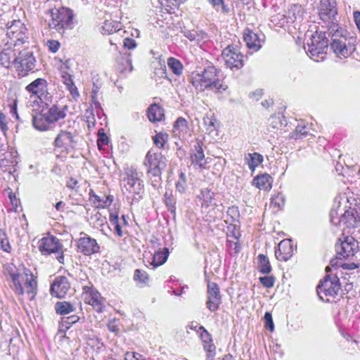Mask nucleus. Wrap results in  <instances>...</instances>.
I'll return each instance as SVG.
<instances>
[{"instance_id": "052dcab7", "label": "nucleus", "mask_w": 360, "mask_h": 360, "mask_svg": "<svg viewBox=\"0 0 360 360\" xmlns=\"http://www.w3.org/2000/svg\"><path fill=\"white\" fill-rule=\"evenodd\" d=\"M125 360H146V359L139 353L127 352L125 354Z\"/></svg>"}, {"instance_id": "5fc2aeb1", "label": "nucleus", "mask_w": 360, "mask_h": 360, "mask_svg": "<svg viewBox=\"0 0 360 360\" xmlns=\"http://www.w3.org/2000/svg\"><path fill=\"white\" fill-rule=\"evenodd\" d=\"M260 283L266 288H271L274 285L275 279L273 276H266L259 278Z\"/></svg>"}, {"instance_id": "6e6d98bb", "label": "nucleus", "mask_w": 360, "mask_h": 360, "mask_svg": "<svg viewBox=\"0 0 360 360\" xmlns=\"http://www.w3.org/2000/svg\"><path fill=\"white\" fill-rule=\"evenodd\" d=\"M264 319L265 321V327L268 328L271 332H273L274 330V325L271 314L269 312H266Z\"/></svg>"}, {"instance_id": "ddd939ff", "label": "nucleus", "mask_w": 360, "mask_h": 360, "mask_svg": "<svg viewBox=\"0 0 360 360\" xmlns=\"http://www.w3.org/2000/svg\"><path fill=\"white\" fill-rule=\"evenodd\" d=\"M47 82L42 78H38L26 86V90L32 96L38 98L42 103L48 105L51 101V96L48 93Z\"/></svg>"}, {"instance_id": "9d476101", "label": "nucleus", "mask_w": 360, "mask_h": 360, "mask_svg": "<svg viewBox=\"0 0 360 360\" xmlns=\"http://www.w3.org/2000/svg\"><path fill=\"white\" fill-rule=\"evenodd\" d=\"M38 248L43 255L58 253L59 255L56 257L57 260L60 264L64 263L63 245L56 237L51 235H48L42 238L38 242Z\"/></svg>"}, {"instance_id": "13d9d810", "label": "nucleus", "mask_w": 360, "mask_h": 360, "mask_svg": "<svg viewBox=\"0 0 360 360\" xmlns=\"http://www.w3.org/2000/svg\"><path fill=\"white\" fill-rule=\"evenodd\" d=\"M108 143V137L103 131H98V138L97 140L98 147L101 148L103 146Z\"/></svg>"}, {"instance_id": "e2e57ef3", "label": "nucleus", "mask_w": 360, "mask_h": 360, "mask_svg": "<svg viewBox=\"0 0 360 360\" xmlns=\"http://www.w3.org/2000/svg\"><path fill=\"white\" fill-rule=\"evenodd\" d=\"M296 132L302 138L307 134V127L302 124H299L295 129Z\"/></svg>"}, {"instance_id": "f257e3e1", "label": "nucleus", "mask_w": 360, "mask_h": 360, "mask_svg": "<svg viewBox=\"0 0 360 360\" xmlns=\"http://www.w3.org/2000/svg\"><path fill=\"white\" fill-rule=\"evenodd\" d=\"M350 200L344 194L337 195L330 210V221L335 225L343 222L348 226L360 222V204L352 207Z\"/></svg>"}, {"instance_id": "412c9836", "label": "nucleus", "mask_w": 360, "mask_h": 360, "mask_svg": "<svg viewBox=\"0 0 360 360\" xmlns=\"http://www.w3.org/2000/svg\"><path fill=\"white\" fill-rule=\"evenodd\" d=\"M74 136L68 131L61 130L54 140V146L60 151H68L74 146Z\"/></svg>"}, {"instance_id": "f8f14e48", "label": "nucleus", "mask_w": 360, "mask_h": 360, "mask_svg": "<svg viewBox=\"0 0 360 360\" xmlns=\"http://www.w3.org/2000/svg\"><path fill=\"white\" fill-rule=\"evenodd\" d=\"M330 48L340 58H347L355 50V47L343 36L339 37L338 32L332 36Z\"/></svg>"}, {"instance_id": "7c9ffc66", "label": "nucleus", "mask_w": 360, "mask_h": 360, "mask_svg": "<svg viewBox=\"0 0 360 360\" xmlns=\"http://www.w3.org/2000/svg\"><path fill=\"white\" fill-rule=\"evenodd\" d=\"M32 123L34 127L39 131L49 130L50 129V125L52 124L46 112L34 116Z\"/></svg>"}, {"instance_id": "c9c22d12", "label": "nucleus", "mask_w": 360, "mask_h": 360, "mask_svg": "<svg viewBox=\"0 0 360 360\" xmlns=\"http://www.w3.org/2000/svg\"><path fill=\"white\" fill-rule=\"evenodd\" d=\"M250 169L254 172L255 168L263 161V156L257 153H249L245 158Z\"/></svg>"}, {"instance_id": "a19ab883", "label": "nucleus", "mask_w": 360, "mask_h": 360, "mask_svg": "<svg viewBox=\"0 0 360 360\" xmlns=\"http://www.w3.org/2000/svg\"><path fill=\"white\" fill-rule=\"evenodd\" d=\"M167 65H168V68L176 75L179 76L182 74L183 65L179 60H177L173 57H170L167 59Z\"/></svg>"}, {"instance_id": "bb28decb", "label": "nucleus", "mask_w": 360, "mask_h": 360, "mask_svg": "<svg viewBox=\"0 0 360 360\" xmlns=\"http://www.w3.org/2000/svg\"><path fill=\"white\" fill-rule=\"evenodd\" d=\"M18 50L19 48L13 49L11 46L8 45V48L4 49L0 53L1 64L6 68H10L12 64L15 65V58H17Z\"/></svg>"}, {"instance_id": "ea45409f", "label": "nucleus", "mask_w": 360, "mask_h": 360, "mask_svg": "<svg viewBox=\"0 0 360 360\" xmlns=\"http://www.w3.org/2000/svg\"><path fill=\"white\" fill-rule=\"evenodd\" d=\"M56 311L61 315L68 314L75 311V307L68 302H58L55 306Z\"/></svg>"}, {"instance_id": "0eeeda50", "label": "nucleus", "mask_w": 360, "mask_h": 360, "mask_svg": "<svg viewBox=\"0 0 360 360\" xmlns=\"http://www.w3.org/2000/svg\"><path fill=\"white\" fill-rule=\"evenodd\" d=\"M337 276L330 278L326 276L323 281H320L316 291L319 298L325 302H330L339 292L340 287Z\"/></svg>"}, {"instance_id": "774afa93", "label": "nucleus", "mask_w": 360, "mask_h": 360, "mask_svg": "<svg viewBox=\"0 0 360 360\" xmlns=\"http://www.w3.org/2000/svg\"><path fill=\"white\" fill-rule=\"evenodd\" d=\"M353 17L355 24L360 32V12L354 11L353 13Z\"/></svg>"}, {"instance_id": "c03bdc74", "label": "nucleus", "mask_w": 360, "mask_h": 360, "mask_svg": "<svg viewBox=\"0 0 360 360\" xmlns=\"http://www.w3.org/2000/svg\"><path fill=\"white\" fill-rule=\"evenodd\" d=\"M284 204V197L282 195L278 194L271 198L270 206L273 207L276 210H281Z\"/></svg>"}, {"instance_id": "423d86ee", "label": "nucleus", "mask_w": 360, "mask_h": 360, "mask_svg": "<svg viewBox=\"0 0 360 360\" xmlns=\"http://www.w3.org/2000/svg\"><path fill=\"white\" fill-rule=\"evenodd\" d=\"M52 20L49 25L51 28L60 32L64 29L72 28L73 25V13L70 8L61 7L51 11Z\"/></svg>"}, {"instance_id": "a18cd8bd", "label": "nucleus", "mask_w": 360, "mask_h": 360, "mask_svg": "<svg viewBox=\"0 0 360 360\" xmlns=\"http://www.w3.org/2000/svg\"><path fill=\"white\" fill-rule=\"evenodd\" d=\"M187 188L186 178L184 173L181 172L179 180L176 183V189L180 193L186 192Z\"/></svg>"}, {"instance_id": "e433bc0d", "label": "nucleus", "mask_w": 360, "mask_h": 360, "mask_svg": "<svg viewBox=\"0 0 360 360\" xmlns=\"http://www.w3.org/2000/svg\"><path fill=\"white\" fill-rule=\"evenodd\" d=\"M258 269L264 274H268L271 271V266L269 259L263 254L257 257Z\"/></svg>"}, {"instance_id": "6e6552de", "label": "nucleus", "mask_w": 360, "mask_h": 360, "mask_svg": "<svg viewBox=\"0 0 360 360\" xmlns=\"http://www.w3.org/2000/svg\"><path fill=\"white\" fill-rule=\"evenodd\" d=\"M36 65V59L33 53L28 49L18 50L17 58H15V68L20 76H25L32 71Z\"/></svg>"}, {"instance_id": "09e8293b", "label": "nucleus", "mask_w": 360, "mask_h": 360, "mask_svg": "<svg viewBox=\"0 0 360 360\" xmlns=\"http://www.w3.org/2000/svg\"><path fill=\"white\" fill-rule=\"evenodd\" d=\"M165 202L166 205L168 207L169 210L171 212H175V200L173 197L172 193L166 192L165 194Z\"/></svg>"}, {"instance_id": "7ed1b4c3", "label": "nucleus", "mask_w": 360, "mask_h": 360, "mask_svg": "<svg viewBox=\"0 0 360 360\" xmlns=\"http://www.w3.org/2000/svg\"><path fill=\"white\" fill-rule=\"evenodd\" d=\"M190 82L198 91L211 90L214 93H222L228 86L219 78V70L214 66H208L201 72H193Z\"/></svg>"}, {"instance_id": "473e14b6", "label": "nucleus", "mask_w": 360, "mask_h": 360, "mask_svg": "<svg viewBox=\"0 0 360 360\" xmlns=\"http://www.w3.org/2000/svg\"><path fill=\"white\" fill-rule=\"evenodd\" d=\"M169 256V250L165 248L155 252L152 257V261L148 262L153 269L157 268L165 263Z\"/></svg>"}, {"instance_id": "72a5a7b5", "label": "nucleus", "mask_w": 360, "mask_h": 360, "mask_svg": "<svg viewBox=\"0 0 360 360\" xmlns=\"http://www.w3.org/2000/svg\"><path fill=\"white\" fill-rule=\"evenodd\" d=\"M147 115L150 122H159L164 117V110L159 105L153 104L148 108Z\"/></svg>"}, {"instance_id": "1a4fd4ad", "label": "nucleus", "mask_w": 360, "mask_h": 360, "mask_svg": "<svg viewBox=\"0 0 360 360\" xmlns=\"http://www.w3.org/2000/svg\"><path fill=\"white\" fill-rule=\"evenodd\" d=\"M304 11L301 5H291L285 15L278 14L273 17L272 21L276 22L280 27L285 24H300L304 19Z\"/></svg>"}, {"instance_id": "49530a36", "label": "nucleus", "mask_w": 360, "mask_h": 360, "mask_svg": "<svg viewBox=\"0 0 360 360\" xmlns=\"http://www.w3.org/2000/svg\"><path fill=\"white\" fill-rule=\"evenodd\" d=\"M168 140V135L164 133H158L153 136V141L155 146L160 148L164 147L165 143Z\"/></svg>"}, {"instance_id": "9b49d317", "label": "nucleus", "mask_w": 360, "mask_h": 360, "mask_svg": "<svg viewBox=\"0 0 360 360\" xmlns=\"http://www.w3.org/2000/svg\"><path fill=\"white\" fill-rule=\"evenodd\" d=\"M148 172L153 176H160L167 166V160L160 153L148 151L144 160Z\"/></svg>"}, {"instance_id": "de8ad7c7", "label": "nucleus", "mask_w": 360, "mask_h": 360, "mask_svg": "<svg viewBox=\"0 0 360 360\" xmlns=\"http://www.w3.org/2000/svg\"><path fill=\"white\" fill-rule=\"evenodd\" d=\"M210 2L216 8L217 11L223 13H228L229 11V7L224 4L223 0H210Z\"/></svg>"}, {"instance_id": "4be33fe9", "label": "nucleus", "mask_w": 360, "mask_h": 360, "mask_svg": "<svg viewBox=\"0 0 360 360\" xmlns=\"http://www.w3.org/2000/svg\"><path fill=\"white\" fill-rule=\"evenodd\" d=\"M70 288V283L67 278L59 276L56 278L51 286V294L52 296L63 298Z\"/></svg>"}, {"instance_id": "f03ea898", "label": "nucleus", "mask_w": 360, "mask_h": 360, "mask_svg": "<svg viewBox=\"0 0 360 360\" xmlns=\"http://www.w3.org/2000/svg\"><path fill=\"white\" fill-rule=\"evenodd\" d=\"M6 270L11 279V288L15 293L18 295H25L28 300H32L37 289V283L32 273L27 269L19 271L13 264H8Z\"/></svg>"}, {"instance_id": "2eb2a0df", "label": "nucleus", "mask_w": 360, "mask_h": 360, "mask_svg": "<svg viewBox=\"0 0 360 360\" xmlns=\"http://www.w3.org/2000/svg\"><path fill=\"white\" fill-rule=\"evenodd\" d=\"M79 235L80 237L77 240V248L79 252L90 256L99 252L100 246L96 239L84 232H81Z\"/></svg>"}, {"instance_id": "a878e982", "label": "nucleus", "mask_w": 360, "mask_h": 360, "mask_svg": "<svg viewBox=\"0 0 360 360\" xmlns=\"http://www.w3.org/2000/svg\"><path fill=\"white\" fill-rule=\"evenodd\" d=\"M8 150L0 146V162L2 165L6 167L9 165L15 166L18 163V152L13 148Z\"/></svg>"}, {"instance_id": "69168bd1", "label": "nucleus", "mask_w": 360, "mask_h": 360, "mask_svg": "<svg viewBox=\"0 0 360 360\" xmlns=\"http://www.w3.org/2000/svg\"><path fill=\"white\" fill-rule=\"evenodd\" d=\"M66 185H67V187H68L69 188H70L72 190H77V188H79L78 181L74 178H70L67 181Z\"/></svg>"}, {"instance_id": "3c124183", "label": "nucleus", "mask_w": 360, "mask_h": 360, "mask_svg": "<svg viewBox=\"0 0 360 360\" xmlns=\"http://www.w3.org/2000/svg\"><path fill=\"white\" fill-rule=\"evenodd\" d=\"M203 122L206 126L207 130L210 132H212L217 129L216 120L214 117L206 116L204 117Z\"/></svg>"}, {"instance_id": "c756f323", "label": "nucleus", "mask_w": 360, "mask_h": 360, "mask_svg": "<svg viewBox=\"0 0 360 360\" xmlns=\"http://www.w3.org/2000/svg\"><path fill=\"white\" fill-rule=\"evenodd\" d=\"M66 106L59 107L56 105H52L46 112L48 117L52 124L64 119L66 116Z\"/></svg>"}, {"instance_id": "864d4df0", "label": "nucleus", "mask_w": 360, "mask_h": 360, "mask_svg": "<svg viewBox=\"0 0 360 360\" xmlns=\"http://www.w3.org/2000/svg\"><path fill=\"white\" fill-rule=\"evenodd\" d=\"M89 200H91L96 207H103V198H101L95 194L93 191H91L89 193Z\"/></svg>"}, {"instance_id": "6ab92c4d", "label": "nucleus", "mask_w": 360, "mask_h": 360, "mask_svg": "<svg viewBox=\"0 0 360 360\" xmlns=\"http://www.w3.org/2000/svg\"><path fill=\"white\" fill-rule=\"evenodd\" d=\"M340 243H337L336 250L338 255L344 258H349L354 256L357 248V241L351 236H346L344 240L340 239Z\"/></svg>"}, {"instance_id": "37998d69", "label": "nucleus", "mask_w": 360, "mask_h": 360, "mask_svg": "<svg viewBox=\"0 0 360 360\" xmlns=\"http://www.w3.org/2000/svg\"><path fill=\"white\" fill-rule=\"evenodd\" d=\"M187 130V121L183 117H179L174 124L173 131L176 135L180 136L181 132Z\"/></svg>"}, {"instance_id": "8fccbe9b", "label": "nucleus", "mask_w": 360, "mask_h": 360, "mask_svg": "<svg viewBox=\"0 0 360 360\" xmlns=\"http://www.w3.org/2000/svg\"><path fill=\"white\" fill-rule=\"evenodd\" d=\"M0 248L6 252H9L11 249L6 233L1 229H0Z\"/></svg>"}, {"instance_id": "bf43d9fd", "label": "nucleus", "mask_w": 360, "mask_h": 360, "mask_svg": "<svg viewBox=\"0 0 360 360\" xmlns=\"http://www.w3.org/2000/svg\"><path fill=\"white\" fill-rule=\"evenodd\" d=\"M0 129L3 133H6L8 129V122L6 116L2 112L0 111Z\"/></svg>"}, {"instance_id": "aec40b11", "label": "nucleus", "mask_w": 360, "mask_h": 360, "mask_svg": "<svg viewBox=\"0 0 360 360\" xmlns=\"http://www.w3.org/2000/svg\"><path fill=\"white\" fill-rule=\"evenodd\" d=\"M83 290L86 302L91 305L98 312H102L104 305L103 299L100 293L91 286H84Z\"/></svg>"}, {"instance_id": "c85d7f7f", "label": "nucleus", "mask_w": 360, "mask_h": 360, "mask_svg": "<svg viewBox=\"0 0 360 360\" xmlns=\"http://www.w3.org/2000/svg\"><path fill=\"white\" fill-rule=\"evenodd\" d=\"M272 178L268 174H263L255 177L252 180V185L260 190L269 191L272 187Z\"/></svg>"}, {"instance_id": "2f4dec72", "label": "nucleus", "mask_w": 360, "mask_h": 360, "mask_svg": "<svg viewBox=\"0 0 360 360\" xmlns=\"http://www.w3.org/2000/svg\"><path fill=\"white\" fill-rule=\"evenodd\" d=\"M286 125V120L281 114L272 115L269 119V131L273 133H276L279 130H282L283 128Z\"/></svg>"}, {"instance_id": "b1692460", "label": "nucleus", "mask_w": 360, "mask_h": 360, "mask_svg": "<svg viewBox=\"0 0 360 360\" xmlns=\"http://www.w3.org/2000/svg\"><path fill=\"white\" fill-rule=\"evenodd\" d=\"M197 333L200 335V337L203 342V348L207 353V359L212 360L215 355L216 347L212 343L211 335L203 326H199Z\"/></svg>"}, {"instance_id": "4468645a", "label": "nucleus", "mask_w": 360, "mask_h": 360, "mask_svg": "<svg viewBox=\"0 0 360 360\" xmlns=\"http://www.w3.org/2000/svg\"><path fill=\"white\" fill-rule=\"evenodd\" d=\"M221 56L230 69L238 70L243 66V56L236 46H228L223 50Z\"/></svg>"}, {"instance_id": "f704fd0d", "label": "nucleus", "mask_w": 360, "mask_h": 360, "mask_svg": "<svg viewBox=\"0 0 360 360\" xmlns=\"http://www.w3.org/2000/svg\"><path fill=\"white\" fill-rule=\"evenodd\" d=\"M214 193L208 188L201 190L200 194L198 195L200 200H201L202 207H209L213 205Z\"/></svg>"}, {"instance_id": "5701e85b", "label": "nucleus", "mask_w": 360, "mask_h": 360, "mask_svg": "<svg viewBox=\"0 0 360 360\" xmlns=\"http://www.w3.org/2000/svg\"><path fill=\"white\" fill-rule=\"evenodd\" d=\"M126 174L127 177L124 179L127 182L124 185L126 189L131 193H139L143 186L137 171L131 168Z\"/></svg>"}, {"instance_id": "f3484780", "label": "nucleus", "mask_w": 360, "mask_h": 360, "mask_svg": "<svg viewBox=\"0 0 360 360\" xmlns=\"http://www.w3.org/2000/svg\"><path fill=\"white\" fill-rule=\"evenodd\" d=\"M190 159L194 167L201 169L207 168V158L205 157L201 141H197L194 148L191 149Z\"/></svg>"}, {"instance_id": "20e7f679", "label": "nucleus", "mask_w": 360, "mask_h": 360, "mask_svg": "<svg viewBox=\"0 0 360 360\" xmlns=\"http://www.w3.org/2000/svg\"><path fill=\"white\" fill-rule=\"evenodd\" d=\"M328 46V41L325 32L316 31L310 35L304 49L312 60L319 62L325 59Z\"/></svg>"}, {"instance_id": "a211bd4d", "label": "nucleus", "mask_w": 360, "mask_h": 360, "mask_svg": "<svg viewBox=\"0 0 360 360\" xmlns=\"http://www.w3.org/2000/svg\"><path fill=\"white\" fill-rule=\"evenodd\" d=\"M319 15L323 21L333 22L337 15L335 0H321Z\"/></svg>"}, {"instance_id": "4d7b16f0", "label": "nucleus", "mask_w": 360, "mask_h": 360, "mask_svg": "<svg viewBox=\"0 0 360 360\" xmlns=\"http://www.w3.org/2000/svg\"><path fill=\"white\" fill-rule=\"evenodd\" d=\"M60 70L63 83L65 84V79H67V77L71 78V75L69 72L70 68L67 65V62L61 65Z\"/></svg>"}, {"instance_id": "4c0bfd02", "label": "nucleus", "mask_w": 360, "mask_h": 360, "mask_svg": "<svg viewBox=\"0 0 360 360\" xmlns=\"http://www.w3.org/2000/svg\"><path fill=\"white\" fill-rule=\"evenodd\" d=\"M121 23L117 21L105 20L102 27L103 34H110L121 30Z\"/></svg>"}, {"instance_id": "338daca9", "label": "nucleus", "mask_w": 360, "mask_h": 360, "mask_svg": "<svg viewBox=\"0 0 360 360\" xmlns=\"http://www.w3.org/2000/svg\"><path fill=\"white\" fill-rule=\"evenodd\" d=\"M10 113L13 117H15L17 120L19 119V116L17 112V101H13V103L11 105Z\"/></svg>"}, {"instance_id": "39448f33", "label": "nucleus", "mask_w": 360, "mask_h": 360, "mask_svg": "<svg viewBox=\"0 0 360 360\" xmlns=\"http://www.w3.org/2000/svg\"><path fill=\"white\" fill-rule=\"evenodd\" d=\"M27 28L20 20H13L6 28L7 44L18 47L27 42Z\"/></svg>"}, {"instance_id": "58836bf2", "label": "nucleus", "mask_w": 360, "mask_h": 360, "mask_svg": "<svg viewBox=\"0 0 360 360\" xmlns=\"http://www.w3.org/2000/svg\"><path fill=\"white\" fill-rule=\"evenodd\" d=\"M109 221L110 225L113 227L117 236L119 237H122L124 236V231L122 229L121 222L119 219L117 213L115 212H110Z\"/></svg>"}, {"instance_id": "0e129e2a", "label": "nucleus", "mask_w": 360, "mask_h": 360, "mask_svg": "<svg viewBox=\"0 0 360 360\" xmlns=\"http://www.w3.org/2000/svg\"><path fill=\"white\" fill-rule=\"evenodd\" d=\"M124 46L128 49H132L136 46V44L133 39L126 38L124 40Z\"/></svg>"}, {"instance_id": "79ce46f5", "label": "nucleus", "mask_w": 360, "mask_h": 360, "mask_svg": "<svg viewBox=\"0 0 360 360\" xmlns=\"http://www.w3.org/2000/svg\"><path fill=\"white\" fill-rule=\"evenodd\" d=\"M134 280L141 286L148 285L150 281L146 271L141 269L135 270Z\"/></svg>"}, {"instance_id": "dca6fc26", "label": "nucleus", "mask_w": 360, "mask_h": 360, "mask_svg": "<svg viewBox=\"0 0 360 360\" xmlns=\"http://www.w3.org/2000/svg\"><path fill=\"white\" fill-rule=\"evenodd\" d=\"M221 302L219 288L215 283L208 282L207 283V300L206 305L211 311H215L219 309Z\"/></svg>"}, {"instance_id": "603ef678", "label": "nucleus", "mask_w": 360, "mask_h": 360, "mask_svg": "<svg viewBox=\"0 0 360 360\" xmlns=\"http://www.w3.org/2000/svg\"><path fill=\"white\" fill-rule=\"evenodd\" d=\"M68 79H65V85L68 87V90L70 91L72 96L75 98L76 96H79V93L77 91V87L75 86L73 81L72 78L67 77Z\"/></svg>"}, {"instance_id": "393cba45", "label": "nucleus", "mask_w": 360, "mask_h": 360, "mask_svg": "<svg viewBox=\"0 0 360 360\" xmlns=\"http://www.w3.org/2000/svg\"><path fill=\"white\" fill-rule=\"evenodd\" d=\"M293 254V247L292 240L285 239L281 240L278 245V249L275 251L276 258L280 261H288Z\"/></svg>"}, {"instance_id": "680f3d73", "label": "nucleus", "mask_w": 360, "mask_h": 360, "mask_svg": "<svg viewBox=\"0 0 360 360\" xmlns=\"http://www.w3.org/2000/svg\"><path fill=\"white\" fill-rule=\"evenodd\" d=\"M49 49L52 53H56L60 48V43L56 40H49L46 43Z\"/></svg>"}, {"instance_id": "cd10ccee", "label": "nucleus", "mask_w": 360, "mask_h": 360, "mask_svg": "<svg viewBox=\"0 0 360 360\" xmlns=\"http://www.w3.org/2000/svg\"><path fill=\"white\" fill-rule=\"evenodd\" d=\"M243 39L246 43V46L250 49L257 51L262 47V39L257 34L249 29L245 30L243 32Z\"/></svg>"}]
</instances>
